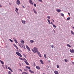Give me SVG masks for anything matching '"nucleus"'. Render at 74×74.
<instances>
[{"instance_id": "nucleus-5", "label": "nucleus", "mask_w": 74, "mask_h": 74, "mask_svg": "<svg viewBox=\"0 0 74 74\" xmlns=\"http://www.w3.org/2000/svg\"><path fill=\"white\" fill-rule=\"evenodd\" d=\"M70 52H71V53H74V49H72V50L71 49H70Z\"/></svg>"}, {"instance_id": "nucleus-14", "label": "nucleus", "mask_w": 74, "mask_h": 74, "mask_svg": "<svg viewBox=\"0 0 74 74\" xmlns=\"http://www.w3.org/2000/svg\"><path fill=\"white\" fill-rule=\"evenodd\" d=\"M14 42H15V43L16 44H18V41H17V40L16 39H14Z\"/></svg>"}, {"instance_id": "nucleus-19", "label": "nucleus", "mask_w": 74, "mask_h": 74, "mask_svg": "<svg viewBox=\"0 0 74 74\" xmlns=\"http://www.w3.org/2000/svg\"><path fill=\"white\" fill-rule=\"evenodd\" d=\"M67 47H70V48H71V46H70V45L69 44H67Z\"/></svg>"}, {"instance_id": "nucleus-11", "label": "nucleus", "mask_w": 74, "mask_h": 74, "mask_svg": "<svg viewBox=\"0 0 74 74\" xmlns=\"http://www.w3.org/2000/svg\"><path fill=\"white\" fill-rule=\"evenodd\" d=\"M29 72H30V73H33V74L34 73V71H32L30 69H29Z\"/></svg>"}, {"instance_id": "nucleus-47", "label": "nucleus", "mask_w": 74, "mask_h": 74, "mask_svg": "<svg viewBox=\"0 0 74 74\" xmlns=\"http://www.w3.org/2000/svg\"><path fill=\"white\" fill-rule=\"evenodd\" d=\"M34 66H36V63H34Z\"/></svg>"}, {"instance_id": "nucleus-46", "label": "nucleus", "mask_w": 74, "mask_h": 74, "mask_svg": "<svg viewBox=\"0 0 74 74\" xmlns=\"http://www.w3.org/2000/svg\"><path fill=\"white\" fill-rule=\"evenodd\" d=\"M64 61H65V62H67V60H66V59L64 60Z\"/></svg>"}, {"instance_id": "nucleus-60", "label": "nucleus", "mask_w": 74, "mask_h": 74, "mask_svg": "<svg viewBox=\"0 0 74 74\" xmlns=\"http://www.w3.org/2000/svg\"><path fill=\"white\" fill-rule=\"evenodd\" d=\"M48 61L49 62V63H50V60H48Z\"/></svg>"}, {"instance_id": "nucleus-1", "label": "nucleus", "mask_w": 74, "mask_h": 74, "mask_svg": "<svg viewBox=\"0 0 74 74\" xmlns=\"http://www.w3.org/2000/svg\"><path fill=\"white\" fill-rule=\"evenodd\" d=\"M34 49L35 53H37L38 52V48H37L34 47Z\"/></svg>"}, {"instance_id": "nucleus-30", "label": "nucleus", "mask_w": 74, "mask_h": 74, "mask_svg": "<svg viewBox=\"0 0 74 74\" xmlns=\"http://www.w3.org/2000/svg\"><path fill=\"white\" fill-rule=\"evenodd\" d=\"M70 17H68V18H67V20L68 21H69V20H70Z\"/></svg>"}, {"instance_id": "nucleus-20", "label": "nucleus", "mask_w": 74, "mask_h": 74, "mask_svg": "<svg viewBox=\"0 0 74 74\" xmlns=\"http://www.w3.org/2000/svg\"><path fill=\"white\" fill-rule=\"evenodd\" d=\"M30 42H31V43H33V42H34V41L32 40H31L30 41Z\"/></svg>"}, {"instance_id": "nucleus-37", "label": "nucleus", "mask_w": 74, "mask_h": 74, "mask_svg": "<svg viewBox=\"0 0 74 74\" xmlns=\"http://www.w3.org/2000/svg\"><path fill=\"white\" fill-rule=\"evenodd\" d=\"M23 55L25 58H26V55H25V54H23Z\"/></svg>"}, {"instance_id": "nucleus-36", "label": "nucleus", "mask_w": 74, "mask_h": 74, "mask_svg": "<svg viewBox=\"0 0 74 74\" xmlns=\"http://www.w3.org/2000/svg\"><path fill=\"white\" fill-rule=\"evenodd\" d=\"M53 45H52L51 46V47L52 48H53Z\"/></svg>"}, {"instance_id": "nucleus-9", "label": "nucleus", "mask_w": 74, "mask_h": 74, "mask_svg": "<svg viewBox=\"0 0 74 74\" xmlns=\"http://www.w3.org/2000/svg\"><path fill=\"white\" fill-rule=\"evenodd\" d=\"M54 73L55 74H59V72L57 71H54Z\"/></svg>"}, {"instance_id": "nucleus-53", "label": "nucleus", "mask_w": 74, "mask_h": 74, "mask_svg": "<svg viewBox=\"0 0 74 74\" xmlns=\"http://www.w3.org/2000/svg\"><path fill=\"white\" fill-rule=\"evenodd\" d=\"M10 71H11L12 72H13V71H12V70L11 69L10 70Z\"/></svg>"}, {"instance_id": "nucleus-49", "label": "nucleus", "mask_w": 74, "mask_h": 74, "mask_svg": "<svg viewBox=\"0 0 74 74\" xmlns=\"http://www.w3.org/2000/svg\"><path fill=\"white\" fill-rule=\"evenodd\" d=\"M22 7H23V8H25V6H24L23 5L22 6Z\"/></svg>"}, {"instance_id": "nucleus-22", "label": "nucleus", "mask_w": 74, "mask_h": 74, "mask_svg": "<svg viewBox=\"0 0 74 74\" xmlns=\"http://www.w3.org/2000/svg\"><path fill=\"white\" fill-rule=\"evenodd\" d=\"M26 68H27V69H30V67H29L28 66H26Z\"/></svg>"}, {"instance_id": "nucleus-23", "label": "nucleus", "mask_w": 74, "mask_h": 74, "mask_svg": "<svg viewBox=\"0 0 74 74\" xmlns=\"http://www.w3.org/2000/svg\"><path fill=\"white\" fill-rule=\"evenodd\" d=\"M71 33L72 34H73V35H74V32H73V31H71Z\"/></svg>"}, {"instance_id": "nucleus-35", "label": "nucleus", "mask_w": 74, "mask_h": 74, "mask_svg": "<svg viewBox=\"0 0 74 74\" xmlns=\"http://www.w3.org/2000/svg\"><path fill=\"white\" fill-rule=\"evenodd\" d=\"M32 51L33 52H34V53H35V51L34 50V49H32Z\"/></svg>"}, {"instance_id": "nucleus-24", "label": "nucleus", "mask_w": 74, "mask_h": 74, "mask_svg": "<svg viewBox=\"0 0 74 74\" xmlns=\"http://www.w3.org/2000/svg\"><path fill=\"white\" fill-rule=\"evenodd\" d=\"M9 41H11V42H13V40H12L11 39H9Z\"/></svg>"}, {"instance_id": "nucleus-40", "label": "nucleus", "mask_w": 74, "mask_h": 74, "mask_svg": "<svg viewBox=\"0 0 74 74\" xmlns=\"http://www.w3.org/2000/svg\"><path fill=\"white\" fill-rule=\"evenodd\" d=\"M18 70L21 72H22V70H21V69H18Z\"/></svg>"}, {"instance_id": "nucleus-3", "label": "nucleus", "mask_w": 74, "mask_h": 74, "mask_svg": "<svg viewBox=\"0 0 74 74\" xmlns=\"http://www.w3.org/2000/svg\"><path fill=\"white\" fill-rule=\"evenodd\" d=\"M17 3H16V4H18V5H19V4H21V2L19 0H17Z\"/></svg>"}, {"instance_id": "nucleus-17", "label": "nucleus", "mask_w": 74, "mask_h": 74, "mask_svg": "<svg viewBox=\"0 0 74 74\" xmlns=\"http://www.w3.org/2000/svg\"><path fill=\"white\" fill-rule=\"evenodd\" d=\"M40 62L41 64H44V63H43V61H42V60H40Z\"/></svg>"}, {"instance_id": "nucleus-51", "label": "nucleus", "mask_w": 74, "mask_h": 74, "mask_svg": "<svg viewBox=\"0 0 74 74\" xmlns=\"http://www.w3.org/2000/svg\"><path fill=\"white\" fill-rule=\"evenodd\" d=\"M51 25H53V23H52V22H51Z\"/></svg>"}, {"instance_id": "nucleus-61", "label": "nucleus", "mask_w": 74, "mask_h": 74, "mask_svg": "<svg viewBox=\"0 0 74 74\" xmlns=\"http://www.w3.org/2000/svg\"><path fill=\"white\" fill-rule=\"evenodd\" d=\"M19 64H20V66H21V64L20 63Z\"/></svg>"}, {"instance_id": "nucleus-58", "label": "nucleus", "mask_w": 74, "mask_h": 74, "mask_svg": "<svg viewBox=\"0 0 74 74\" xmlns=\"http://www.w3.org/2000/svg\"><path fill=\"white\" fill-rule=\"evenodd\" d=\"M53 31L54 33H56V32H55V30H53Z\"/></svg>"}, {"instance_id": "nucleus-28", "label": "nucleus", "mask_w": 74, "mask_h": 74, "mask_svg": "<svg viewBox=\"0 0 74 74\" xmlns=\"http://www.w3.org/2000/svg\"><path fill=\"white\" fill-rule=\"evenodd\" d=\"M18 59H20V60H22L23 59H22V58H21V57H19L18 58Z\"/></svg>"}, {"instance_id": "nucleus-38", "label": "nucleus", "mask_w": 74, "mask_h": 74, "mask_svg": "<svg viewBox=\"0 0 74 74\" xmlns=\"http://www.w3.org/2000/svg\"><path fill=\"white\" fill-rule=\"evenodd\" d=\"M8 69L9 70H10L11 69L10 67H8Z\"/></svg>"}, {"instance_id": "nucleus-57", "label": "nucleus", "mask_w": 74, "mask_h": 74, "mask_svg": "<svg viewBox=\"0 0 74 74\" xmlns=\"http://www.w3.org/2000/svg\"><path fill=\"white\" fill-rule=\"evenodd\" d=\"M20 45H22H22H23V44L21 43V44H20Z\"/></svg>"}, {"instance_id": "nucleus-12", "label": "nucleus", "mask_w": 74, "mask_h": 74, "mask_svg": "<svg viewBox=\"0 0 74 74\" xmlns=\"http://www.w3.org/2000/svg\"><path fill=\"white\" fill-rule=\"evenodd\" d=\"M56 11L57 12H61V10L60 9H57Z\"/></svg>"}, {"instance_id": "nucleus-56", "label": "nucleus", "mask_w": 74, "mask_h": 74, "mask_svg": "<svg viewBox=\"0 0 74 74\" xmlns=\"http://www.w3.org/2000/svg\"><path fill=\"white\" fill-rule=\"evenodd\" d=\"M68 15H69V16H70V13H68Z\"/></svg>"}, {"instance_id": "nucleus-63", "label": "nucleus", "mask_w": 74, "mask_h": 74, "mask_svg": "<svg viewBox=\"0 0 74 74\" xmlns=\"http://www.w3.org/2000/svg\"><path fill=\"white\" fill-rule=\"evenodd\" d=\"M2 7V5H0V7Z\"/></svg>"}, {"instance_id": "nucleus-7", "label": "nucleus", "mask_w": 74, "mask_h": 74, "mask_svg": "<svg viewBox=\"0 0 74 74\" xmlns=\"http://www.w3.org/2000/svg\"><path fill=\"white\" fill-rule=\"evenodd\" d=\"M37 54H38V55L40 57H41V54H40V53L38 51V53H37Z\"/></svg>"}, {"instance_id": "nucleus-32", "label": "nucleus", "mask_w": 74, "mask_h": 74, "mask_svg": "<svg viewBox=\"0 0 74 74\" xmlns=\"http://www.w3.org/2000/svg\"><path fill=\"white\" fill-rule=\"evenodd\" d=\"M47 18H48V19H50L51 17H50V16H47Z\"/></svg>"}, {"instance_id": "nucleus-6", "label": "nucleus", "mask_w": 74, "mask_h": 74, "mask_svg": "<svg viewBox=\"0 0 74 74\" xmlns=\"http://www.w3.org/2000/svg\"><path fill=\"white\" fill-rule=\"evenodd\" d=\"M29 2L30 4H32V5H33V2L32 0H29Z\"/></svg>"}, {"instance_id": "nucleus-52", "label": "nucleus", "mask_w": 74, "mask_h": 74, "mask_svg": "<svg viewBox=\"0 0 74 74\" xmlns=\"http://www.w3.org/2000/svg\"><path fill=\"white\" fill-rule=\"evenodd\" d=\"M39 1H40V2H42V0H38Z\"/></svg>"}, {"instance_id": "nucleus-8", "label": "nucleus", "mask_w": 74, "mask_h": 74, "mask_svg": "<svg viewBox=\"0 0 74 74\" xmlns=\"http://www.w3.org/2000/svg\"><path fill=\"white\" fill-rule=\"evenodd\" d=\"M36 68L37 69H38V70H40L41 69L40 66H36Z\"/></svg>"}, {"instance_id": "nucleus-48", "label": "nucleus", "mask_w": 74, "mask_h": 74, "mask_svg": "<svg viewBox=\"0 0 74 74\" xmlns=\"http://www.w3.org/2000/svg\"><path fill=\"white\" fill-rule=\"evenodd\" d=\"M19 47H20L21 48H22V47H21V45H19V44H18Z\"/></svg>"}, {"instance_id": "nucleus-15", "label": "nucleus", "mask_w": 74, "mask_h": 74, "mask_svg": "<svg viewBox=\"0 0 74 74\" xmlns=\"http://www.w3.org/2000/svg\"><path fill=\"white\" fill-rule=\"evenodd\" d=\"M21 42L22 44H24L25 43V42L24 41V40H22L21 41Z\"/></svg>"}, {"instance_id": "nucleus-25", "label": "nucleus", "mask_w": 74, "mask_h": 74, "mask_svg": "<svg viewBox=\"0 0 74 74\" xmlns=\"http://www.w3.org/2000/svg\"><path fill=\"white\" fill-rule=\"evenodd\" d=\"M53 26L54 27H55V28H56V26L54 24L53 25Z\"/></svg>"}, {"instance_id": "nucleus-62", "label": "nucleus", "mask_w": 74, "mask_h": 74, "mask_svg": "<svg viewBox=\"0 0 74 74\" xmlns=\"http://www.w3.org/2000/svg\"><path fill=\"white\" fill-rule=\"evenodd\" d=\"M19 51H20V52H21V49H19Z\"/></svg>"}, {"instance_id": "nucleus-26", "label": "nucleus", "mask_w": 74, "mask_h": 74, "mask_svg": "<svg viewBox=\"0 0 74 74\" xmlns=\"http://www.w3.org/2000/svg\"><path fill=\"white\" fill-rule=\"evenodd\" d=\"M61 15L62 16H64V14L63 13H61Z\"/></svg>"}, {"instance_id": "nucleus-54", "label": "nucleus", "mask_w": 74, "mask_h": 74, "mask_svg": "<svg viewBox=\"0 0 74 74\" xmlns=\"http://www.w3.org/2000/svg\"><path fill=\"white\" fill-rule=\"evenodd\" d=\"M16 9L17 11H18V9L17 8H16Z\"/></svg>"}, {"instance_id": "nucleus-41", "label": "nucleus", "mask_w": 74, "mask_h": 74, "mask_svg": "<svg viewBox=\"0 0 74 74\" xmlns=\"http://www.w3.org/2000/svg\"><path fill=\"white\" fill-rule=\"evenodd\" d=\"M16 49H18V47H17V46H16L15 47Z\"/></svg>"}, {"instance_id": "nucleus-16", "label": "nucleus", "mask_w": 74, "mask_h": 74, "mask_svg": "<svg viewBox=\"0 0 74 74\" xmlns=\"http://www.w3.org/2000/svg\"><path fill=\"white\" fill-rule=\"evenodd\" d=\"M22 47H23V48L24 49H26V48L25 47V45H22Z\"/></svg>"}, {"instance_id": "nucleus-10", "label": "nucleus", "mask_w": 74, "mask_h": 74, "mask_svg": "<svg viewBox=\"0 0 74 74\" xmlns=\"http://www.w3.org/2000/svg\"><path fill=\"white\" fill-rule=\"evenodd\" d=\"M33 11H34V12L35 14H37V12L36 11V9H33Z\"/></svg>"}, {"instance_id": "nucleus-34", "label": "nucleus", "mask_w": 74, "mask_h": 74, "mask_svg": "<svg viewBox=\"0 0 74 74\" xmlns=\"http://www.w3.org/2000/svg\"><path fill=\"white\" fill-rule=\"evenodd\" d=\"M8 74H11V72L10 71H8Z\"/></svg>"}, {"instance_id": "nucleus-44", "label": "nucleus", "mask_w": 74, "mask_h": 74, "mask_svg": "<svg viewBox=\"0 0 74 74\" xmlns=\"http://www.w3.org/2000/svg\"><path fill=\"white\" fill-rule=\"evenodd\" d=\"M13 45H14V46H15V47L16 46V45H15V44H13Z\"/></svg>"}, {"instance_id": "nucleus-31", "label": "nucleus", "mask_w": 74, "mask_h": 74, "mask_svg": "<svg viewBox=\"0 0 74 74\" xmlns=\"http://www.w3.org/2000/svg\"><path fill=\"white\" fill-rule=\"evenodd\" d=\"M25 63L26 64H27V65H28V66H29V63L27 62Z\"/></svg>"}, {"instance_id": "nucleus-43", "label": "nucleus", "mask_w": 74, "mask_h": 74, "mask_svg": "<svg viewBox=\"0 0 74 74\" xmlns=\"http://www.w3.org/2000/svg\"><path fill=\"white\" fill-rule=\"evenodd\" d=\"M23 73H24V74H27V73L25 72H24Z\"/></svg>"}, {"instance_id": "nucleus-4", "label": "nucleus", "mask_w": 74, "mask_h": 74, "mask_svg": "<svg viewBox=\"0 0 74 74\" xmlns=\"http://www.w3.org/2000/svg\"><path fill=\"white\" fill-rule=\"evenodd\" d=\"M26 48H27V49L29 51H30V48L28 47V46L27 45H26Z\"/></svg>"}, {"instance_id": "nucleus-21", "label": "nucleus", "mask_w": 74, "mask_h": 74, "mask_svg": "<svg viewBox=\"0 0 74 74\" xmlns=\"http://www.w3.org/2000/svg\"><path fill=\"white\" fill-rule=\"evenodd\" d=\"M1 63V64H4V62H3L1 60H0Z\"/></svg>"}, {"instance_id": "nucleus-59", "label": "nucleus", "mask_w": 74, "mask_h": 74, "mask_svg": "<svg viewBox=\"0 0 74 74\" xmlns=\"http://www.w3.org/2000/svg\"><path fill=\"white\" fill-rule=\"evenodd\" d=\"M52 21H53V22H55V21H54V20L53 19Z\"/></svg>"}, {"instance_id": "nucleus-45", "label": "nucleus", "mask_w": 74, "mask_h": 74, "mask_svg": "<svg viewBox=\"0 0 74 74\" xmlns=\"http://www.w3.org/2000/svg\"><path fill=\"white\" fill-rule=\"evenodd\" d=\"M57 68H59V65H57Z\"/></svg>"}, {"instance_id": "nucleus-27", "label": "nucleus", "mask_w": 74, "mask_h": 74, "mask_svg": "<svg viewBox=\"0 0 74 74\" xmlns=\"http://www.w3.org/2000/svg\"><path fill=\"white\" fill-rule=\"evenodd\" d=\"M44 56L45 59H47V57L46 56V54H44Z\"/></svg>"}, {"instance_id": "nucleus-42", "label": "nucleus", "mask_w": 74, "mask_h": 74, "mask_svg": "<svg viewBox=\"0 0 74 74\" xmlns=\"http://www.w3.org/2000/svg\"><path fill=\"white\" fill-rule=\"evenodd\" d=\"M25 61H24V62H25V63H26L27 62V60H25Z\"/></svg>"}, {"instance_id": "nucleus-29", "label": "nucleus", "mask_w": 74, "mask_h": 74, "mask_svg": "<svg viewBox=\"0 0 74 74\" xmlns=\"http://www.w3.org/2000/svg\"><path fill=\"white\" fill-rule=\"evenodd\" d=\"M34 7H36L37 6V5H36V4L35 3H34Z\"/></svg>"}, {"instance_id": "nucleus-2", "label": "nucleus", "mask_w": 74, "mask_h": 74, "mask_svg": "<svg viewBox=\"0 0 74 74\" xmlns=\"http://www.w3.org/2000/svg\"><path fill=\"white\" fill-rule=\"evenodd\" d=\"M16 55H18V56H20V57H22V56L21 54L19 53L18 52L16 51Z\"/></svg>"}, {"instance_id": "nucleus-55", "label": "nucleus", "mask_w": 74, "mask_h": 74, "mask_svg": "<svg viewBox=\"0 0 74 74\" xmlns=\"http://www.w3.org/2000/svg\"><path fill=\"white\" fill-rule=\"evenodd\" d=\"M5 67L6 69H7V66L6 65H5Z\"/></svg>"}, {"instance_id": "nucleus-39", "label": "nucleus", "mask_w": 74, "mask_h": 74, "mask_svg": "<svg viewBox=\"0 0 74 74\" xmlns=\"http://www.w3.org/2000/svg\"><path fill=\"white\" fill-rule=\"evenodd\" d=\"M26 60V59L24 58L22 60H23V61L24 60Z\"/></svg>"}, {"instance_id": "nucleus-33", "label": "nucleus", "mask_w": 74, "mask_h": 74, "mask_svg": "<svg viewBox=\"0 0 74 74\" xmlns=\"http://www.w3.org/2000/svg\"><path fill=\"white\" fill-rule=\"evenodd\" d=\"M15 11L16 12L17 14H19V13H18V11H16V10H15Z\"/></svg>"}, {"instance_id": "nucleus-50", "label": "nucleus", "mask_w": 74, "mask_h": 74, "mask_svg": "<svg viewBox=\"0 0 74 74\" xmlns=\"http://www.w3.org/2000/svg\"><path fill=\"white\" fill-rule=\"evenodd\" d=\"M24 71H27V70L26 69H24Z\"/></svg>"}, {"instance_id": "nucleus-13", "label": "nucleus", "mask_w": 74, "mask_h": 74, "mask_svg": "<svg viewBox=\"0 0 74 74\" xmlns=\"http://www.w3.org/2000/svg\"><path fill=\"white\" fill-rule=\"evenodd\" d=\"M22 23L23 24H25V23H26V21L25 20H22Z\"/></svg>"}, {"instance_id": "nucleus-64", "label": "nucleus", "mask_w": 74, "mask_h": 74, "mask_svg": "<svg viewBox=\"0 0 74 74\" xmlns=\"http://www.w3.org/2000/svg\"><path fill=\"white\" fill-rule=\"evenodd\" d=\"M43 74H45V73H43Z\"/></svg>"}, {"instance_id": "nucleus-18", "label": "nucleus", "mask_w": 74, "mask_h": 74, "mask_svg": "<svg viewBox=\"0 0 74 74\" xmlns=\"http://www.w3.org/2000/svg\"><path fill=\"white\" fill-rule=\"evenodd\" d=\"M47 21H48V23H49L50 24H51V21H50L49 20V19H47Z\"/></svg>"}]
</instances>
